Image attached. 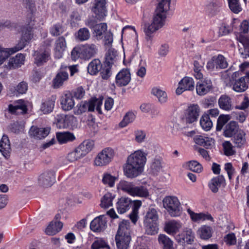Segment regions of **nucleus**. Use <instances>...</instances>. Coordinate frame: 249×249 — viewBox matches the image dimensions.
Here are the masks:
<instances>
[{"instance_id": "1", "label": "nucleus", "mask_w": 249, "mask_h": 249, "mask_svg": "<svg viewBox=\"0 0 249 249\" xmlns=\"http://www.w3.org/2000/svg\"><path fill=\"white\" fill-rule=\"evenodd\" d=\"M147 154L138 150L128 156L124 167V173L128 178H133L141 175L147 161Z\"/></svg>"}, {"instance_id": "2", "label": "nucleus", "mask_w": 249, "mask_h": 249, "mask_svg": "<svg viewBox=\"0 0 249 249\" xmlns=\"http://www.w3.org/2000/svg\"><path fill=\"white\" fill-rule=\"evenodd\" d=\"M169 10L157 6L152 22L144 24L143 31L145 36V38L147 42L151 43L154 33L164 25Z\"/></svg>"}, {"instance_id": "3", "label": "nucleus", "mask_w": 249, "mask_h": 249, "mask_svg": "<svg viewBox=\"0 0 249 249\" xmlns=\"http://www.w3.org/2000/svg\"><path fill=\"white\" fill-rule=\"evenodd\" d=\"M131 241L130 222L123 220L119 224L115 235V242L117 249H129Z\"/></svg>"}, {"instance_id": "4", "label": "nucleus", "mask_w": 249, "mask_h": 249, "mask_svg": "<svg viewBox=\"0 0 249 249\" xmlns=\"http://www.w3.org/2000/svg\"><path fill=\"white\" fill-rule=\"evenodd\" d=\"M98 52V48L94 44H85V45L75 47L71 52V57L75 61L78 58L89 60L94 57Z\"/></svg>"}, {"instance_id": "5", "label": "nucleus", "mask_w": 249, "mask_h": 249, "mask_svg": "<svg viewBox=\"0 0 249 249\" xmlns=\"http://www.w3.org/2000/svg\"><path fill=\"white\" fill-rule=\"evenodd\" d=\"M162 202L164 208L171 216L176 217L179 215L181 212L180 203L176 196H166Z\"/></svg>"}, {"instance_id": "6", "label": "nucleus", "mask_w": 249, "mask_h": 249, "mask_svg": "<svg viewBox=\"0 0 249 249\" xmlns=\"http://www.w3.org/2000/svg\"><path fill=\"white\" fill-rule=\"evenodd\" d=\"M239 76V72H234L229 81L226 83V86L231 88L237 92H242L248 88V81L246 77L245 76L236 79V77Z\"/></svg>"}, {"instance_id": "7", "label": "nucleus", "mask_w": 249, "mask_h": 249, "mask_svg": "<svg viewBox=\"0 0 249 249\" xmlns=\"http://www.w3.org/2000/svg\"><path fill=\"white\" fill-rule=\"evenodd\" d=\"M102 100L98 99H93L89 102H82L78 106V109L75 113L80 114L86 111H93L95 109L100 114L102 113L101 107Z\"/></svg>"}, {"instance_id": "8", "label": "nucleus", "mask_w": 249, "mask_h": 249, "mask_svg": "<svg viewBox=\"0 0 249 249\" xmlns=\"http://www.w3.org/2000/svg\"><path fill=\"white\" fill-rule=\"evenodd\" d=\"M86 25L93 29V34L97 40L101 39L103 35L107 31V26L106 23L97 24V21L94 18H89L87 19Z\"/></svg>"}, {"instance_id": "9", "label": "nucleus", "mask_w": 249, "mask_h": 249, "mask_svg": "<svg viewBox=\"0 0 249 249\" xmlns=\"http://www.w3.org/2000/svg\"><path fill=\"white\" fill-rule=\"evenodd\" d=\"M114 156V150L109 147L102 150L97 156L94 160L95 164L103 166L108 164Z\"/></svg>"}, {"instance_id": "10", "label": "nucleus", "mask_w": 249, "mask_h": 249, "mask_svg": "<svg viewBox=\"0 0 249 249\" xmlns=\"http://www.w3.org/2000/svg\"><path fill=\"white\" fill-rule=\"evenodd\" d=\"M55 181V172L52 170H47L42 172L38 176L37 182L39 186L49 187Z\"/></svg>"}, {"instance_id": "11", "label": "nucleus", "mask_w": 249, "mask_h": 249, "mask_svg": "<svg viewBox=\"0 0 249 249\" xmlns=\"http://www.w3.org/2000/svg\"><path fill=\"white\" fill-rule=\"evenodd\" d=\"M56 124L59 128L73 127L76 126V118L72 115L58 114L55 117Z\"/></svg>"}, {"instance_id": "12", "label": "nucleus", "mask_w": 249, "mask_h": 249, "mask_svg": "<svg viewBox=\"0 0 249 249\" xmlns=\"http://www.w3.org/2000/svg\"><path fill=\"white\" fill-rule=\"evenodd\" d=\"M228 66L226 58L221 54L213 56L208 61L206 68L210 71L226 68Z\"/></svg>"}, {"instance_id": "13", "label": "nucleus", "mask_w": 249, "mask_h": 249, "mask_svg": "<svg viewBox=\"0 0 249 249\" xmlns=\"http://www.w3.org/2000/svg\"><path fill=\"white\" fill-rule=\"evenodd\" d=\"M200 109L196 104H191L186 109L183 120L186 124H192L197 121L199 116Z\"/></svg>"}, {"instance_id": "14", "label": "nucleus", "mask_w": 249, "mask_h": 249, "mask_svg": "<svg viewBox=\"0 0 249 249\" xmlns=\"http://www.w3.org/2000/svg\"><path fill=\"white\" fill-rule=\"evenodd\" d=\"M194 239L195 233L191 229L188 228H184L181 233L175 237L177 242L182 245L192 244L194 242Z\"/></svg>"}, {"instance_id": "15", "label": "nucleus", "mask_w": 249, "mask_h": 249, "mask_svg": "<svg viewBox=\"0 0 249 249\" xmlns=\"http://www.w3.org/2000/svg\"><path fill=\"white\" fill-rule=\"evenodd\" d=\"M195 89V82L190 77L186 76L178 83V87L176 89V93L180 95L186 90L193 91Z\"/></svg>"}, {"instance_id": "16", "label": "nucleus", "mask_w": 249, "mask_h": 249, "mask_svg": "<svg viewBox=\"0 0 249 249\" xmlns=\"http://www.w3.org/2000/svg\"><path fill=\"white\" fill-rule=\"evenodd\" d=\"M107 227V220L104 215H100L95 217L90 224V230L96 232L104 231Z\"/></svg>"}, {"instance_id": "17", "label": "nucleus", "mask_w": 249, "mask_h": 249, "mask_svg": "<svg viewBox=\"0 0 249 249\" xmlns=\"http://www.w3.org/2000/svg\"><path fill=\"white\" fill-rule=\"evenodd\" d=\"M130 81L131 74L128 69H123L116 76L115 83L119 87L125 86Z\"/></svg>"}, {"instance_id": "18", "label": "nucleus", "mask_w": 249, "mask_h": 249, "mask_svg": "<svg viewBox=\"0 0 249 249\" xmlns=\"http://www.w3.org/2000/svg\"><path fill=\"white\" fill-rule=\"evenodd\" d=\"M164 163L162 158L159 156H156L151 161L149 172L154 176H158L163 171Z\"/></svg>"}, {"instance_id": "19", "label": "nucleus", "mask_w": 249, "mask_h": 249, "mask_svg": "<svg viewBox=\"0 0 249 249\" xmlns=\"http://www.w3.org/2000/svg\"><path fill=\"white\" fill-rule=\"evenodd\" d=\"M196 88L197 94L200 96H203L212 89V82L210 79L204 78L197 83Z\"/></svg>"}, {"instance_id": "20", "label": "nucleus", "mask_w": 249, "mask_h": 249, "mask_svg": "<svg viewBox=\"0 0 249 249\" xmlns=\"http://www.w3.org/2000/svg\"><path fill=\"white\" fill-rule=\"evenodd\" d=\"M106 5V0H95L92 11L97 19H102L106 16L107 10Z\"/></svg>"}, {"instance_id": "21", "label": "nucleus", "mask_w": 249, "mask_h": 249, "mask_svg": "<svg viewBox=\"0 0 249 249\" xmlns=\"http://www.w3.org/2000/svg\"><path fill=\"white\" fill-rule=\"evenodd\" d=\"M222 1L221 0H210L206 6V11L210 17L217 15L221 11Z\"/></svg>"}, {"instance_id": "22", "label": "nucleus", "mask_w": 249, "mask_h": 249, "mask_svg": "<svg viewBox=\"0 0 249 249\" xmlns=\"http://www.w3.org/2000/svg\"><path fill=\"white\" fill-rule=\"evenodd\" d=\"M182 228L181 222L175 220L166 222L165 223L164 231L169 235H175Z\"/></svg>"}, {"instance_id": "23", "label": "nucleus", "mask_w": 249, "mask_h": 249, "mask_svg": "<svg viewBox=\"0 0 249 249\" xmlns=\"http://www.w3.org/2000/svg\"><path fill=\"white\" fill-rule=\"evenodd\" d=\"M50 56V51L48 49L35 51L34 54L35 63L37 66H41L47 62L49 59Z\"/></svg>"}, {"instance_id": "24", "label": "nucleus", "mask_w": 249, "mask_h": 249, "mask_svg": "<svg viewBox=\"0 0 249 249\" xmlns=\"http://www.w3.org/2000/svg\"><path fill=\"white\" fill-rule=\"evenodd\" d=\"M60 104L62 108L65 111H69L72 109L75 105V102L72 95L67 93L62 95Z\"/></svg>"}, {"instance_id": "25", "label": "nucleus", "mask_w": 249, "mask_h": 249, "mask_svg": "<svg viewBox=\"0 0 249 249\" xmlns=\"http://www.w3.org/2000/svg\"><path fill=\"white\" fill-rule=\"evenodd\" d=\"M50 128H38L36 126H33L31 127L29 133V135L37 139H42L45 138L50 133Z\"/></svg>"}, {"instance_id": "26", "label": "nucleus", "mask_w": 249, "mask_h": 249, "mask_svg": "<svg viewBox=\"0 0 249 249\" xmlns=\"http://www.w3.org/2000/svg\"><path fill=\"white\" fill-rule=\"evenodd\" d=\"M67 47L65 38L64 36L59 37L55 41L54 48V55L57 58L62 57L63 53Z\"/></svg>"}, {"instance_id": "27", "label": "nucleus", "mask_w": 249, "mask_h": 249, "mask_svg": "<svg viewBox=\"0 0 249 249\" xmlns=\"http://www.w3.org/2000/svg\"><path fill=\"white\" fill-rule=\"evenodd\" d=\"M132 202L128 197H121L116 204V209L118 213L123 214L128 211L132 206Z\"/></svg>"}, {"instance_id": "28", "label": "nucleus", "mask_w": 249, "mask_h": 249, "mask_svg": "<svg viewBox=\"0 0 249 249\" xmlns=\"http://www.w3.org/2000/svg\"><path fill=\"white\" fill-rule=\"evenodd\" d=\"M194 140L196 143L207 149L211 148L214 144V139L205 136L196 135Z\"/></svg>"}, {"instance_id": "29", "label": "nucleus", "mask_w": 249, "mask_h": 249, "mask_svg": "<svg viewBox=\"0 0 249 249\" xmlns=\"http://www.w3.org/2000/svg\"><path fill=\"white\" fill-rule=\"evenodd\" d=\"M9 111L13 114H24L27 111V106L25 102L22 100H19L15 103L14 105H9Z\"/></svg>"}, {"instance_id": "30", "label": "nucleus", "mask_w": 249, "mask_h": 249, "mask_svg": "<svg viewBox=\"0 0 249 249\" xmlns=\"http://www.w3.org/2000/svg\"><path fill=\"white\" fill-rule=\"evenodd\" d=\"M219 107L225 111H230L233 109L232 99L227 95H222L218 100Z\"/></svg>"}, {"instance_id": "31", "label": "nucleus", "mask_w": 249, "mask_h": 249, "mask_svg": "<svg viewBox=\"0 0 249 249\" xmlns=\"http://www.w3.org/2000/svg\"><path fill=\"white\" fill-rule=\"evenodd\" d=\"M246 133L242 129H239L233 136V142L235 147L241 148L247 143Z\"/></svg>"}, {"instance_id": "32", "label": "nucleus", "mask_w": 249, "mask_h": 249, "mask_svg": "<svg viewBox=\"0 0 249 249\" xmlns=\"http://www.w3.org/2000/svg\"><path fill=\"white\" fill-rule=\"evenodd\" d=\"M237 38L243 46L239 49L240 53L243 58H246L249 56V39L241 34L237 36Z\"/></svg>"}, {"instance_id": "33", "label": "nucleus", "mask_w": 249, "mask_h": 249, "mask_svg": "<svg viewBox=\"0 0 249 249\" xmlns=\"http://www.w3.org/2000/svg\"><path fill=\"white\" fill-rule=\"evenodd\" d=\"M69 74L67 71L61 69L56 74L53 80V86L54 88H59L61 87L64 82L68 80Z\"/></svg>"}, {"instance_id": "34", "label": "nucleus", "mask_w": 249, "mask_h": 249, "mask_svg": "<svg viewBox=\"0 0 249 249\" xmlns=\"http://www.w3.org/2000/svg\"><path fill=\"white\" fill-rule=\"evenodd\" d=\"M11 147L8 138L6 136H3L0 142V152L6 159L10 156Z\"/></svg>"}, {"instance_id": "35", "label": "nucleus", "mask_w": 249, "mask_h": 249, "mask_svg": "<svg viewBox=\"0 0 249 249\" xmlns=\"http://www.w3.org/2000/svg\"><path fill=\"white\" fill-rule=\"evenodd\" d=\"M32 37L31 31H28L22 36L18 43L13 48L15 53L23 49L29 43Z\"/></svg>"}, {"instance_id": "36", "label": "nucleus", "mask_w": 249, "mask_h": 249, "mask_svg": "<svg viewBox=\"0 0 249 249\" xmlns=\"http://www.w3.org/2000/svg\"><path fill=\"white\" fill-rule=\"evenodd\" d=\"M56 138L59 143L64 144L73 141L75 137L72 133L67 131L57 133Z\"/></svg>"}, {"instance_id": "37", "label": "nucleus", "mask_w": 249, "mask_h": 249, "mask_svg": "<svg viewBox=\"0 0 249 249\" xmlns=\"http://www.w3.org/2000/svg\"><path fill=\"white\" fill-rule=\"evenodd\" d=\"M237 123L235 121H230L225 126L224 131V135L226 137H231L236 134L239 130Z\"/></svg>"}, {"instance_id": "38", "label": "nucleus", "mask_w": 249, "mask_h": 249, "mask_svg": "<svg viewBox=\"0 0 249 249\" xmlns=\"http://www.w3.org/2000/svg\"><path fill=\"white\" fill-rule=\"evenodd\" d=\"M63 223L62 222L52 221L46 229L45 232L48 235H54L61 231Z\"/></svg>"}, {"instance_id": "39", "label": "nucleus", "mask_w": 249, "mask_h": 249, "mask_svg": "<svg viewBox=\"0 0 249 249\" xmlns=\"http://www.w3.org/2000/svg\"><path fill=\"white\" fill-rule=\"evenodd\" d=\"M4 27V24L0 23V30ZM15 53L13 48H3L0 46V65L7 59L11 54Z\"/></svg>"}, {"instance_id": "40", "label": "nucleus", "mask_w": 249, "mask_h": 249, "mask_svg": "<svg viewBox=\"0 0 249 249\" xmlns=\"http://www.w3.org/2000/svg\"><path fill=\"white\" fill-rule=\"evenodd\" d=\"M134 184L133 182L121 180L117 185V189L118 191H122L130 196L132 191Z\"/></svg>"}, {"instance_id": "41", "label": "nucleus", "mask_w": 249, "mask_h": 249, "mask_svg": "<svg viewBox=\"0 0 249 249\" xmlns=\"http://www.w3.org/2000/svg\"><path fill=\"white\" fill-rule=\"evenodd\" d=\"M118 60L117 52L114 49H110L108 50L105 56V63L107 67L111 66L115 64Z\"/></svg>"}, {"instance_id": "42", "label": "nucleus", "mask_w": 249, "mask_h": 249, "mask_svg": "<svg viewBox=\"0 0 249 249\" xmlns=\"http://www.w3.org/2000/svg\"><path fill=\"white\" fill-rule=\"evenodd\" d=\"M149 195L148 191L145 187L143 186H136L135 184L130 195L132 196L141 197H147Z\"/></svg>"}, {"instance_id": "43", "label": "nucleus", "mask_w": 249, "mask_h": 249, "mask_svg": "<svg viewBox=\"0 0 249 249\" xmlns=\"http://www.w3.org/2000/svg\"><path fill=\"white\" fill-rule=\"evenodd\" d=\"M158 241L163 249H175L173 241L167 235L160 234L158 237Z\"/></svg>"}, {"instance_id": "44", "label": "nucleus", "mask_w": 249, "mask_h": 249, "mask_svg": "<svg viewBox=\"0 0 249 249\" xmlns=\"http://www.w3.org/2000/svg\"><path fill=\"white\" fill-rule=\"evenodd\" d=\"M187 212L190 215L192 220L195 222H198L201 220L213 219L212 216L210 214H205L203 213H195L190 209L187 210Z\"/></svg>"}, {"instance_id": "45", "label": "nucleus", "mask_w": 249, "mask_h": 249, "mask_svg": "<svg viewBox=\"0 0 249 249\" xmlns=\"http://www.w3.org/2000/svg\"><path fill=\"white\" fill-rule=\"evenodd\" d=\"M54 107V101L48 99L43 100L41 104L40 110L44 114H48L51 112Z\"/></svg>"}, {"instance_id": "46", "label": "nucleus", "mask_w": 249, "mask_h": 249, "mask_svg": "<svg viewBox=\"0 0 249 249\" xmlns=\"http://www.w3.org/2000/svg\"><path fill=\"white\" fill-rule=\"evenodd\" d=\"M224 181L225 179L222 175L214 178L209 184V188L213 192L216 193L218 191L220 185Z\"/></svg>"}, {"instance_id": "47", "label": "nucleus", "mask_w": 249, "mask_h": 249, "mask_svg": "<svg viewBox=\"0 0 249 249\" xmlns=\"http://www.w3.org/2000/svg\"><path fill=\"white\" fill-rule=\"evenodd\" d=\"M213 230L210 226L204 225L197 231V234L203 240H207L212 237Z\"/></svg>"}, {"instance_id": "48", "label": "nucleus", "mask_w": 249, "mask_h": 249, "mask_svg": "<svg viewBox=\"0 0 249 249\" xmlns=\"http://www.w3.org/2000/svg\"><path fill=\"white\" fill-rule=\"evenodd\" d=\"M94 145L93 141L86 140L81 143L78 147V149L80 151L83 157L87 155L92 149Z\"/></svg>"}, {"instance_id": "49", "label": "nucleus", "mask_w": 249, "mask_h": 249, "mask_svg": "<svg viewBox=\"0 0 249 249\" xmlns=\"http://www.w3.org/2000/svg\"><path fill=\"white\" fill-rule=\"evenodd\" d=\"M151 93L153 95L157 97L160 103L164 104L167 102L168 97L165 91L158 88H154L152 89Z\"/></svg>"}, {"instance_id": "50", "label": "nucleus", "mask_w": 249, "mask_h": 249, "mask_svg": "<svg viewBox=\"0 0 249 249\" xmlns=\"http://www.w3.org/2000/svg\"><path fill=\"white\" fill-rule=\"evenodd\" d=\"M101 69V63L99 59L92 60L88 65V71L91 75L96 74Z\"/></svg>"}, {"instance_id": "51", "label": "nucleus", "mask_w": 249, "mask_h": 249, "mask_svg": "<svg viewBox=\"0 0 249 249\" xmlns=\"http://www.w3.org/2000/svg\"><path fill=\"white\" fill-rule=\"evenodd\" d=\"M145 232L149 235H155L158 232V222H144Z\"/></svg>"}, {"instance_id": "52", "label": "nucleus", "mask_w": 249, "mask_h": 249, "mask_svg": "<svg viewBox=\"0 0 249 249\" xmlns=\"http://www.w3.org/2000/svg\"><path fill=\"white\" fill-rule=\"evenodd\" d=\"M90 36L89 30L86 28L80 29L75 34V38L80 41L88 40Z\"/></svg>"}, {"instance_id": "53", "label": "nucleus", "mask_w": 249, "mask_h": 249, "mask_svg": "<svg viewBox=\"0 0 249 249\" xmlns=\"http://www.w3.org/2000/svg\"><path fill=\"white\" fill-rule=\"evenodd\" d=\"M200 124L202 128L205 131L210 130L213 126V123L210 120L209 114H204L200 118Z\"/></svg>"}, {"instance_id": "54", "label": "nucleus", "mask_w": 249, "mask_h": 249, "mask_svg": "<svg viewBox=\"0 0 249 249\" xmlns=\"http://www.w3.org/2000/svg\"><path fill=\"white\" fill-rule=\"evenodd\" d=\"M25 60V56L22 53L17 54L15 57L11 59L10 63L11 64V68H16L23 64Z\"/></svg>"}, {"instance_id": "55", "label": "nucleus", "mask_w": 249, "mask_h": 249, "mask_svg": "<svg viewBox=\"0 0 249 249\" xmlns=\"http://www.w3.org/2000/svg\"><path fill=\"white\" fill-rule=\"evenodd\" d=\"M158 214L157 211L154 208L149 209L146 213L144 222H158Z\"/></svg>"}, {"instance_id": "56", "label": "nucleus", "mask_w": 249, "mask_h": 249, "mask_svg": "<svg viewBox=\"0 0 249 249\" xmlns=\"http://www.w3.org/2000/svg\"><path fill=\"white\" fill-rule=\"evenodd\" d=\"M135 119V114L132 112H128L124 115L123 119L119 123V126L123 128L127 126L129 124L132 123Z\"/></svg>"}, {"instance_id": "57", "label": "nucleus", "mask_w": 249, "mask_h": 249, "mask_svg": "<svg viewBox=\"0 0 249 249\" xmlns=\"http://www.w3.org/2000/svg\"><path fill=\"white\" fill-rule=\"evenodd\" d=\"M118 178L112 176L109 173H104L103 176L102 181L104 184L107 185L110 187H112L115 185V181Z\"/></svg>"}, {"instance_id": "58", "label": "nucleus", "mask_w": 249, "mask_h": 249, "mask_svg": "<svg viewBox=\"0 0 249 249\" xmlns=\"http://www.w3.org/2000/svg\"><path fill=\"white\" fill-rule=\"evenodd\" d=\"M114 196L110 193H106L101 200V206L102 208H108L112 205Z\"/></svg>"}, {"instance_id": "59", "label": "nucleus", "mask_w": 249, "mask_h": 249, "mask_svg": "<svg viewBox=\"0 0 249 249\" xmlns=\"http://www.w3.org/2000/svg\"><path fill=\"white\" fill-rule=\"evenodd\" d=\"M82 157H83L82 155H81L79 149L76 147L74 150L68 154L66 159L69 161L72 162L78 160Z\"/></svg>"}, {"instance_id": "60", "label": "nucleus", "mask_w": 249, "mask_h": 249, "mask_svg": "<svg viewBox=\"0 0 249 249\" xmlns=\"http://www.w3.org/2000/svg\"><path fill=\"white\" fill-rule=\"evenodd\" d=\"M91 248V249H101L103 248L109 249L110 248L105 240L98 238L93 242Z\"/></svg>"}, {"instance_id": "61", "label": "nucleus", "mask_w": 249, "mask_h": 249, "mask_svg": "<svg viewBox=\"0 0 249 249\" xmlns=\"http://www.w3.org/2000/svg\"><path fill=\"white\" fill-rule=\"evenodd\" d=\"M230 10L235 14H238L242 10L239 0H228Z\"/></svg>"}, {"instance_id": "62", "label": "nucleus", "mask_w": 249, "mask_h": 249, "mask_svg": "<svg viewBox=\"0 0 249 249\" xmlns=\"http://www.w3.org/2000/svg\"><path fill=\"white\" fill-rule=\"evenodd\" d=\"M231 119L229 115H220L217 121L216 130L220 131L223 126Z\"/></svg>"}, {"instance_id": "63", "label": "nucleus", "mask_w": 249, "mask_h": 249, "mask_svg": "<svg viewBox=\"0 0 249 249\" xmlns=\"http://www.w3.org/2000/svg\"><path fill=\"white\" fill-rule=\"evenodd\" d=\"M64 29L60 23L54 24L50 29L51 34L54 36H57L62 34Z\"/></svg>"}, {"instance_id": "64", "label": "nucleus", "mask_w": 249, "mask_h": 249, "mask_svg": "<svg viewBox=\"0 0 249 249\" xmlns=\"http://www.w3.org/2000/svg\"><path fill=\"white\" fill-rule=\"evenodd\" d=\"M187 164L189 169L193 172L199 173L202 170V165L196 160L190 161Z\"/></svg>"}]
</instances>
